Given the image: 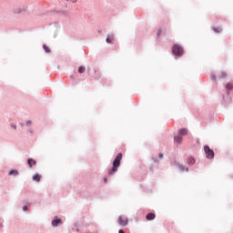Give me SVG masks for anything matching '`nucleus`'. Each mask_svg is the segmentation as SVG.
Returning a JSON list of instances; mask_svg holds the SVG:
<instances>
[{
  "label": "nucleus",
  "instance_id": "obj_23",
  "mask_svg": "<svg viewBox=\"0 0 233 233\" xmlns=\"http://www.w3.org/2000/svg\"><path fill=\"white\" fill-rule=\"evenodd\" d=\"M159 159H163V153L159 154Z\"/></svg>",
  "mask_w": 233,
  "mask_h": 233
},
{
  "label": "nucleus",
  "instance_id": "obj_8",
  "mask_svg": "<svg viewBox=\"0 0 233 233\" xmlns=\"http://www.w3.org/2000/svg\"><path fill=\"white\" fill-rule=\"evenodd\" d=\"M27 163H28V166H29L30 168H32V167H34V165H37V162L35 160L32 159V158H29L27 160Z\"/></svg>",
  "mask_w": 233,
  "mask_h": 233
},
{
  "label": "nucleus",
  "instance_id": "obj_12",
  "mask_svg": "<svg viewBox=\"0 0 233 233\" xmlns=\"http://www.w3.org/2000/svg\"><path fill=\"white\" fill-rule=\"evenodd\" d=\"M9 176H19V171L13 169L9 172Z\"/></svg>",
  "mask_w": 233,
  "mask_h": 233
},
{
  "label": "nucleus",
  "instance_id": "obj_16",
  "mask_svg": "<svg viewBox=\"0 0 233 233\" xmlns=\"http://www.w3.org/2000/svg\"><path fill=\"white\" fill-rule=\"evenodd\" d=\"M43 48H44L45 52H46V54H50V47H48V46L44 45Z\"/></svg>",
  "mask_w": 233,
  "mask_h": 233
},
{
  "label": "nucleus",
  "instance_id": "obj_26",
  "mask_svg": "<svg viewBox=\"0 0 233 233\" xmlns=\"http://www.w3.org/2000/svg\"><path fill=\"white\" fill-rule=\"evenodd\" d=\"M118 233H125L123 229H119Z\"/></svg>",
  "mask_w": 233,
  "mask_h": 233
},
{
  "label": "nucleus",
  "instance_id": "obj_21",
  "mask_svg": "<svg viewBox=\"0 0 233 233\" xmlns=\"http://www.w3.org/2000/svg\"><path fill=\"white\" fill-rule=\"evenodd\" d=\"M23 210H24V211L28 210V207H27V206H24V207H23Z\"/></svg>",
  "mask_w": 233,
  "mask_h": 233
},
{
  "label": "nucleus",
  "instance_id": "obj_3",
  "mask_svg": "<svg viewBox=\"0 0 233 233\" xmlns=\"http://www.w3.org/2000/svg\"><path fill=\"white\" fill-rule=\"evenodd\" d=\"M204 152L208 159H214V150L210 149V147L204 146Z\"/></svg>",
  "mask_w": 233,
  "mask_h": 233
},
{
  "label": "nucleus",
  "instance_id": "obj_7",
  "mask_svg": "<svg viewBox=\"0 0 233 233\" xmlns=\"http://www.w3.org/2000/svg\"><path fill=\"white\" fill-rule=\"evenodd\" d=\"M178 134L179 136H187L188 134V129L187 128L179 129Z\"/></svg>",
  "mask_w": 233,
  "mask_h": 233
},
{
  "label": "nucleus",
  "instance_id": "obj_14",
  "mask_svg": "<svg viewBox=\"0 0 233 233\" xmlns=\"http://www.w3.org/2000/svg\"><path fill=\"white\" fill-rule=\"evenodd\" d=\"M114 41V35H108L106 37V43H112Z\"/></svg>",
  "mask_w": 233,
  "mask_h": 233
},
{
  "label": "nucleus",
  "instance_id": "obj_24",
  "mask_svg": "<svg viewBox=\"0 0 233 233\" xmlns=\"http://www.w3.org/2000/svg\"><path fill=\"white\" fill-rule=\"evenodd\" d=\"M157 35H158V37H159V35H161V29L158 30Z\"/></svg>",
  "mask_w": 233,
  "mask_h": 233
},
{
  "label": "nucleus",
  "instance_id": "obj_6",
  "mask_svg": "<svg viewBox=\"0 0 233 233\" xmlns=\"http://www.w3.org/2000/svg\"><path fill=\"white\" fill-rule=\"evenodd\" d=\"M61 224V218H55L52 221L53 227H57V225Z\"/></svg>",
  "mask_w": 233,
  "mask_h": 233
},
{
  "label": "nucleus",
  "instance_id": "obj_27",
  "mask_svg": "<svg viewBox=\"0 0 233 233\" xmlns=\"http://www.w3.org/2000/svg\"><path fill=\"white\" fill-rule=\"evenodd\" d=\"M31 124H32L31 121H27V122H26V125H31Z\"/></svg>",
  "mask_w": 233,
  "mask_h": 233
},
{
  "label": "nucleus",
  "instance_id": "obj_10",
  "mask_svg": "<svg viewBox=\"0 0 233 233\" xmlns=\"http://www.w3.org/2000/svg\"><path fill=\"white\" fill-rule=\"evenodd\" d=\"M212 30H214L216 34H221V32H223V29H221V27H212Z\"/></svg>",
  "mask_w": 233,
  "mask_h": 233
},
{
  "label": "nucleus",
  "instance_id": "obj_13",
  "mask_svg": "<svg viewBox=\"0 0 233 233\" xmlns=\"http://www.w3.org/2000/svg\"><path fill=\"white\" fill-rule=\"evenodd\" d=\"M86 68L84 66H79L78 72L79 74H85Z\"/></svg>",
  "mask_w": 233,
  "mask_h": 233
},
{
  "label": "nucleus",
  "instance_id": "obj_11",
  "mask_svg": "<svg viewBox=\"0 0 233 233\" xmlns=\"http://www.w3.org/2000/svg\"><path fill=\"white\" fill-rule=\"evenodd\" d=\"M176 143H181L183 141V137L181 136H177L174 137Z\"/></svg>",
  "mask_w": 233,
  "mask_h": 233
},
{
  "label": "nucleus",
  "instance_id": "obj_28",
  "mask_svg": "<svg viewBox=\"0 0 233 233\" xmlns=\"http://www.w3.org/2000/svg\"><path fill=\"white\" fill-rule=\"evenodd\" d=\"M108 180L106 178H104V183H107Z\"/></svg>",
  "mask_w": 233,
  "mask_h": 233
},
{
  "label": "nucleus",
  "instance_id": "obj_19",
  "mask_svg": "<svg viewBox=\"0 0 233 233\" xmlns=\"http://www.w3.org/2000/svg\"><path fill=\"white\" fill-rule=\"evenodd\" d=\"M220 77H227V73L225 71L221 72Z\"/></svg>",
  "mask_w": 233,
  "mask_h": 233
},
{
  "label": "nucleus",
  "instance_id": "obj_5",
  "mask_svg": "<svg viewBox=\"0 0 233 233\" xmlns=\"http://www.w3.org/2000/svg\"><path fill=\"white\" fill-rule=\"evenodd\" d=\"M146 218L147 219V221H153V219H156V214L149 213L146 216Z\"/></svg>",
  "mask_w": 233,
  "mask_h": 233
},
{
  "label": "nucleus",
  "instance_id": "obj_2",
  "mask_svg": "<svg viewBox=\"0 0 233 233\" xmlns=\"http://www.w3.org/2000/svg\"><path fill=\"white\" fill-rule=\"evenodd\" d=\"M172 52L174 56L181 57V56H183V47H181V46L179 45H174L172 47Z\"/></svg>",
  "mask_w": 233,
  "mask_h": 233
},
{
  "label": "nucleus",
  "instance_id": "obj_25",
  "mask_svg": "<svg viewBox=\"0 0 233 233\" xmlns=\"http://www.w3.org/2000/svg\"><path fill=\"white\" fill-rule=\"evenodd\" d=\"M179 168L183 171V170H185V167H183V166H179Z\"/></svg>",
  "mask_w": 233,
  "mask_h": 233
},
{
  "label": "nucleus",
  "instance_id": "obj_1",
  "mask_svg": "<svg viewBox=\"0 0 233 233\" xmlns=\"http://www.w3.org/2000/svg\"><path fill=\"white\" fill-rule=\"evenodd\" d=\"M122 159H123V154L118 153L113 162V167L108 170V176H112L113 174H116V172H117V168H119Z\"/></svg>",
  "mask_w": 233,
  "mask_h": 233
},
{
  "label": "nucleus",
  "instance_id": "obj_17",
  "mask_svg": "<svg viewBox=\"0 0 233 233\" xmlns=\"http://www.w3.org/2000/svg\"><path fill=\"white\" fill-rule=\"evenodd\" d=\"M232 88H233L232 84L228 83V84L226 85V89H227V90H232Z\"/></svg>",
  "mask_w": 233,
  "mask_h": 233
},
{
  "label": "nucleus",
  "instance_id": "obj_15",
  "mask_svg": "<svg viewBox=\"0 0 233 233\" xmlns=\"http://www.w3.org/2000/svg\"><path fill=\"white\" fill-rule=\"evenodd\" d=\"M187 163L188 165H194V163H196V159H194V157H189L187 159Z\"/></svg>",
  "mask_w": 233,
  "mask_h": 233
},
{
  "label": "nucleus",
  "instance_id": "obj_20",
  "mask_svg": "<svg viewBox=\"0 0 233 233\" xmlns=\"http://www.w3.org/2000/svg\"><path fill=\"white\" fill-rule=\"evenodd\" d=\"M11 127H12V128H14V130H15V128H17L15 124H11Z\"/></svg>",
  "mask_w": 233,
  "mask_h": 233
},
{
  "label": "nucleus",
  "instance_id": "obj_9",
  "mask_svg": "<svg viewBox=\"0 0 233 233\" xmlns=\"http://www.w3.org/2000/svg\"><path fill=\"white\" fill-rule=\"evenodd\" d=\"M33 181H36L37 183H39L41 181V175L35 174V176H33Z\"/></svg>",
  "mask_w": 233,
  "mask_h": 233
},
{
  "label": "nucleus",
  "instance_id": "obj_22",
  "mask_svg": "<svg viewBox=\"0 0 233 233\" xmlns=\"http://www.w3.org/2000/svg\"><path fill=\"white\" fill-rule=\"evenodd\" d=\"M211 79H212V81H216V75H213V76H211Z\"/></svg>",
  "mask_w": 233,
  "mask_h": 233
},
{
  "label": "nucleus",
  "instance_id": "obj_18",
  "mask_svg": "<svg viewBox=\"0 0 233 233\" xmlns=\"http://www.w3.org/2000/svg\"><path fill=\"white\" fill-rule=\"evenodd\" d=\"M15 14H21V8H16L14 10Z\"/></svg>",
  "mask_w": 233,
  "mask_h": 233
},
{
  "label": "nucleus",
  "instance_id": "obj_4",
  "mask_svg": "<svg viewBox=\"0 0 233 233\" xmlns=\"http://www.w3.org/2000/svg\"><path fill=\"white\" fill-rule=\"evenodd\" d=\"M118 223L121 225V227H127L128 225V218L120 216L118 218Z\"/></svg>",
  "mask_w": 233,
  "mask_h": 233
}]
</instances>
